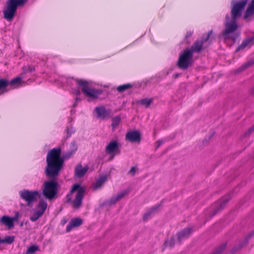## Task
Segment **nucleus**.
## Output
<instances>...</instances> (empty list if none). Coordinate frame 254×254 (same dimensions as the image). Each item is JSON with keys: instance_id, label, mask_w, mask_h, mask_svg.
<instances>
[{"instance_id": "nucleus-1", "label": "nucleus", "mask_w": 254, "mask_h": 254, "mask_svg": "<svg viewBox=\"0 0 254 254\" xmlns=\"http://www.w3.org/2000/svg\"><path fill=\"white\" fill-rule=\"evenodd\" d=\"M64 160L61 157L60 148L53 149L51 150L47 157V167L46 174L49 177L57 176L62 168Z\"/></svg>"}, {"instance_id": "nucleus-2", "label": "nucleus", "mask_w": 254, "mask_h": 254, "mask_svg": "<svg viewBox=\"0 0 254 254\" xmlns=\"http://www.w3.org/2000/svg\"><path fill=\"white\" fill-rule=\"evenodd\" d=\"M202 47L201 43H196L192 47V50H186L180 55L178 62V66L182 69H186L192 63V53L193 51H199Z\"/></svg>"}, {"instance_id": "nucleus-3", "label": "nucleus", "mask_w": 254, "mask_h": 254, "mask_svg": "<svg viewBox=\"0 0 254 254\" xmlns=\"http://www.w3.org/2000/svg\"><path fill=\"white\" fill-rule=\"evenodd\" d=\"M84 190L83 187L76 184L73 186L70 193L68 195V200L73 201L75 208H77L81 205Z\"/></svg>"}, {"instance_id": "nucleus-4", "label": "nucleus", "mask_w": 254, "mask_h": 254, "mask_svg": "<svg viewBox=\"0 0 254 254\" xmlns=\"http://www.w3.org/2000/svg\"><path fill=\"white\" fill-rule=\"evenodd\" d=\"M58 190V184L55 181L44 183L43 194L48 199H51L56 195Z\"/></svg>"}, {"instance_id": "nucleus-5", "label": "nucleus", "mask_w": 254, "mask_h": 254, "mask_svg": "<svg viewBox=\"0 0 254 254\" xmlns=\"http://www.w3.org/2000/svg\"><path fill=\"white\" fill-rule=\"evenodd\" d=\"M16 0H8L7 2L6 6L3 11L4 18L10 21L14 17L16 11Z\"/></svg>"}, {"instance_id": "nucleus-6", "label": "nucleus", "mask_w": 254, "mask_h": 254, "mask_svg": "<svg viewBox=\"0 0 254 254\" xmlns=\"http://www.w3.org/2000/svg\"><path fill=\"white\" fill-rule=\"evenodd\" d=\"M21 197L23 199L28 205L32 203L40 195V194L37 191H30L28 190H23L19 192Z\"/></svg>"}, {"instance_id": "nucleus-7", "label": "nucleus", "mask_w": 254, "mask_h": 254, "mask_svg": "<svg viewBox=\"0 0 254 254\" xmlns=\"http://www.w3.org/2000/svg\"><path fill=\"white\" fill-rule=\"evenodd\" d=\"M47 207V202L44 200H41L37 205L36 210L33 212L30 217L32 221L37 220L45 211Z\"/></svg>"}, {"instance_id": "nucleus-8", "label": "nucleus", "mask_w": 254, "mask_h": 254, "mask_svg": "<svg viewBox=\"0 0 254 254\" xmlns=\"http://www.w3.org/2000/svg\"><path fill=\"white\" fill-rule=\"evenodd\" d=\"M78 84L81 86L82 91L91 99H94L97 97L99 92L89 88L87 86V83L86 81L80 80L78 81Z\"/></svg>"}, {"instance_id": "nucleus-9", "label": "nucleus", "mask_w": 254, "mask_h": 254, "mask_svg": "<svg viewBox=\"0 0 254 254\" xmlns=\"http://www.w3.org/2000/svg\"><path fill=\"white\" fill-rule=\"evenodd\" d=\"M248 0H243L241 2L236 3L233 7L232 9V15L233 19L235 20L238 17L241 15Z\"/></svg>"}, {"instance_id": "nucleus-10", "label": "nucleus", "mask_w": 254, "mask_h": 254, "mask_svg": "<svg viewBox=\"0 0 254 254\" xmlns=\"http://www.w3.org/2000/svg\"><path fill=\"white\" fill-rule=\"evenodd\" d=\"M237 27L238 26L234 21L232 22H229L228 20V17H227L226 29L223 34L224 38L226 39L228 38L229 35L235 31L237 29Z\"/></svg>"}, {"instance_id": "nucleus-11", "label": "nucleus", "mask_w": 254, "mask_h": 254, "mask_svg": "<svg viewBox=\"0 0 254 254\" xmlns=\"http://www.w3.org/2000/svg\"><path fill=\"white\" fill-rule=\"evenodd\" d=\"M126 139L132 142H139L140 135L137 131H132L128 132L126 135Z\"/></svg>"}, {"instance_id": "nucleus-12", "label": "nucleus", "mask_w": 254, "mask_h": 254, "mask_svg": "<svg viewBox=\"0 0 254 254\" xmlns=\"http://www.w3.org/2000/svg\"><path fill=\"white\" fill-rule=\"evenodd\" d=\"M0 222L6 225L9 229H11L13 227V219L7 216H3L0 219Z\"/></svg>"}, {"instance_id": "nucleus-13", "label": "nucleus", "mask_w": 254, "mask_h": 254, "mask_svg": "<svg viewBox=\"0 0 254 254\" xmlns=\"http://www.w3.org/2000/svg\"><path fill=\"white\" fill-rule=\"evenodd\" d=\"M82 221L80 218H75L71 220L67 227V231L69 232L73 228L79 226L82 224Z\"/></svg>"}, {"instance_id": "nucleus-14", "label": "nucleus", "mask_w": 254, "mask_h": 254, "mask_svg": "<svg viewBox=\"0 0 254 254\" xmlns=\"http://www.w3.org/2000/svg\"><path fill=\"white\" fill-rule=\"evenodd\" d=\"M88 169V167L86 166L83 167L81 165H78L75 169V175L79 177H82L86 173Z\"/></svg>"}, {"instance_id": "nucleus-15", "label": "nucleus", "mask_w": 254, "mask_h": 254, "mask_svg": "<svg viewBox=\"0 0 254 254\" xmlns=\"http://www.w3.org/2000/svg\"><path fill=\"white\" fill-rule=\"evenodd\" d=\"M254 13V0H252L245 14V18H248Z\"/></svg>"}, {"instance_id": "nucleus-16", "label": "nucleus", "mask_w": 254, "mask_h": 254, "mask_svg": "<svg viewBox=\"0 0 254 254\" xmlns=\"http://www.w3.org/2000/svg\"><path fill=\"white\" fill-rule=\"evenodd\" d=\"M9 84L12 88H17L23 85V82L21 81V78L20 77H16L13 79L9 82Z\"/></svg>"}, {"instance_id": "nucleus-17", "label": "nucleus", "mask_w": 254, "mask_h": 254, "mask_svg": "<svg viewBox=\"0 0 254 254\" xmlns=\"http://www.w3.org/2000/svg\"><path fill=\"white\" fill-rule=\"evenodd\" d=\"M117 147L118 143L116 141H111L106 147V151L108 153H113L116 150Z\"/></svg>"}, {"instance_id": "nucleus-18", "label": "nucleus", "mask_w": 254, "mask_h": 254, "mask_svg": "<svg viewBox=\"0 0 254 254\" xmlns=\"http://www.w3.org/2000/svg\"><path fill=\"white\" fill-rule=\"evenodd\" d=\"M97 117L99 118H104L107 115V113L103 107H98L95 110Z\"/></svg>"}, {"instance_id": "nucleus-19", "label": "nucleus", "mask_w": 254, "mask_h": 254, "mask_svg": "<svg viewBox=\"0 0 254 254\" xmlns=\"http://www.w3.org/2000/svg\"><path fill=\"white\" fill-rule=\"evenodd\" d=\"M107 178L105 177L100 178L94 185V189H97L99 188L104 182L106 180Z\"/></svg>"}, {"instance_id": "nucleus-20", "label": "nucleus", "mask_w": 254, "mask_h": 254, "mask_svg": "<svg viewBox=\"0 0 254 254\" xmlns=\"http://www.w3.org/2000/svg\"><path fill=\"white\" fill-rule=\"evenodd\" d=\"M9 85L8 81L3 79L0 80V92L5 89V87Z\"/></svg>"}, {"instance_id": "nucleus-21", "label": "nucleus", "mask_w": 254, "mask_h": 254, "mask_svg": "<svg viewBox=\"0 0 254 254\" xmlns=\"http://www.w3.org/2000/svg\"><path fill=\"white\" fill-rule=\"evenodd\" d=\"M38 247L35 245L31 246L29 247L27 251L26 254H31L35 253L36 251L38 250Z\"/></svg>"}, {"instance_id": "nucleus-22", "label": "nucleus", "mask_w": 254, "mask_h": 254, "mask_svg": "<svg viewBox=\"0 0 254 254\" xmlns=\"http://www.w3.org/2000/svg\"><path fill=\"white\" fill-rule=\"evenodd\" d=\"M14 240V237L13 236H8L5 238L4 239L1 241V242H5L8 244H11L13 243Z\"/></svg>"}, {"instance_id": "nucleus-23", "label": "nucleus", "mask_w": 254, "mask_h": 254, "mask_svg": "<svg viewBox=\"0 0 254 254\" xmlns=\"http://www.w3.org/2000/svg\"><path fill=\"white\" fill-rule=\"evenodd\" d=\"M130 87V84H125V85H123L119 86L117 88V90L119 92H123Z\"/></svg>"}, {"instance_id": "nucleus-24", "label": "nucleus", "mask_w": 254, "mask_h": 254, "mask_svg": "<svg viewBox=\"0 0 254 254\" xmlns=\"http://www.w3.org/2000/svg\"><path fill=\"white\" fill-rule=\"evenodd\" d=\"M151 101V99H143L140 101V103L146 107H148L150 104Z\"/></svg>"}, {"instance_id": "nucleus-25", "label": "nucleus", "mask_w": 254, "mask_h": 254, "mask_svg": "<svg viewBox=\"0 0 254 254\" xmlns=\"http://www.w3.org/2000/svg\"><path fill=\"white\" fill-rule=\"evenodd\" d=\"M120 122V119L119 117H116L114 118L112 123V126L113 127H115L117 126Z\"/></svg>"}, {"instance_id": "nucleus-26", "label": "nucleus", "mask_w": 254, "mask_h": 254, "mask_svg": "<svg viewBox=\"0 0 254 254\" xmlns=\"http://www.w3.org/2000/svg\"><path fill=\"white\" fill-rule=\"evenodd\" d=\"M16 6L17 5H22L23 4L26 0H16Z\"/></svg>"}, {"instance_id": "nucleus-27", "label": "nucleus", "mask_w": 254, "mask_h": 254, "mask_svg": "<svg viewBox=\"0 0 254 254\" xmlns=\"http://www.w3.org/2000/svg\"><path fill=\"white\" fill-rule=\"evenodd\" d=\"M18 218H19V213L16 212H15V216L12 218L13 219V221H17L18 220Z\"/></svg>"}, {"instance_id": "nucleus-28", "label": "nucleus", "mask_w": 254, "mask_h": 254, "mask_svg": "<svg viewBox=\"0 0 254 254\" xmlns=\"http://www.w3.org/2000/svg\"><path fill=\"white\" fill-rule=\"evenodd\" d=\"M129 172H130V173H131V174H134L135 173V167H132L131 168V169H130V170Z\"/></svg>"}, {"instance_id": "nucleus-29", "label": "nucleus", "mask_w": 254, "mask_h": 254, "mask_svg": "<svg viewBox=\"0 0 254 254\" xmlns=\"http://www.w3.org/2000/svg\"><path fill=\"white\" fill-rule=\"evenodd\" d=\"M248 45V42H244V43H243V45H244V46H247V45Z\"/></svg>"}, {"instance_id": "nucleus-30", "label": "nucleus", "mask_w": 254, "mask_h": 254, "mask_svg": "<svg viewBox=\"0 0 254 254\" xmlns=\"http://www.w3.org/2000/svg\"><path fill=\"white\" fill-rule=\"evenodd\" d=\"M76 94H79V91H78L77 92V93H76Z\"/></svg>"}, {"instance_id": "nucleus-31", "label": "nucleus", "mask_w": 254, "mask_h": 254, "mask_svg": "<svg viewBox=\"0 0 254 254\" xmlns=\"http://www.w3.org/2000/svg\"><path fill=\"white\" fill-rule=\"evenodd\" d=\"M181 235L182 236H184L185 235L183 233L181 234Z\"/></svg>"}, {"instance_id": "nucleus-32", "label": "nucleus", "mask_w": 254, "mask_h": 254, "mask_svg": "<svg viewBox=\"0 0 254 254\" xmlns=\"http://www.w3.org/2000/svg\"><path fill=\"white\" fill-rule=\"evenodd\" d=\"M253 129L254 130V126L253 127Z\"/></svg>"}]
</instances>
